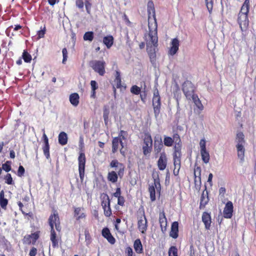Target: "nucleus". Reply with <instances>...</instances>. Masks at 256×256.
Instances as JSON below:
<instances>
[{"label": "nucleus", "instance_id": "f257e3e1", "mask_svg": "<svg viewBox=\"0 0 256 256\" xmlns=\"http://www.w3.org/2000/svg\"><path fill=\"white\" fill-rule=\"evenodd\" d=\"M48 221L50 227V240L52 242V246L54 248H58L59 238L56 236V232L54 229V226H55L56 230L58 232L61 230V226H60L58 214L56 210H54L53 214H50Z\"/></svg>", "mask_w": 256, "mask_h": 256}, {"label": "nucleus", "instance_id": "f03ea898", "mask_svg": "<svg viewBox=\"0 0 256 256\" xmlns=\"http://www.w3.org/2000/svg\"><path fill=\"white\" fill-rule=\"evenodd\" d=\"M250 8V0H245L238 14V22L242 31L246 30L249 25L248 13Z\"/></svg>", "mask_w": 256, "mask_h": 256}, {"label": "nucleus", "instance_id": "7ed1b4c3", "mask_svg": "<svg viewBox=\"0 0 256 256\" xmlns=\"http://www.w3.org/2000/svg\"><path fill=\"white\" fill-rule=\"evenodd\" d=\"M174 143L173 147V153L182 152V142L180 135L178 133H174L172 138L164 136V144L165 146L170 147Z\"/></svg>", "mask_w": 256, "mask_h": 256}, {"label": "nucleus", "instance_id": "20e7f679", "mask_svg": "<svg viewBox=\"0 0 256 256\" xmlns=\"http://www.w3.org/2000/svg\"><path fill=\"white\" fill-rule=\"evenodd\" d=\"M143 140V154L145 156H149L152 150V140L151 135L149 133L144 134Z\"/></svg>", "mask_w": 256, "mask_h": 256}, {"label": "nucleus", "instance_id": "39448f33", "mask_svg": "<svg viewBox=\"0 0 256 256\" xmlns=\"http://www.w3.org/2000/svg\"><path fill=\"white\" fill-rule=\"evenodd\" d=\"M182 92L186 98L190 100L192 96H194L195 87L193 84L190 80L185 81L182 86Z\"/></svg>", "mask_w": 256, "mask_h": 256}, {"label": "nucleus", "instance_id": "423d86ee", "mask_svg": "<svg viewBox=\"0 0 256 256\" xmlns=\"http://www.w3.org/2000/svg\"><path fill=\"white\" fill-rule=\"evenodd\" d=\"M90 66L100 76H104L106 72V62L104 60H92L90 62Z\"/></svg>", "mask_w": 256, "mask_h": 256}, {"label": "nucleus", "instance_id": "0eeeda50", "mask_svg": "<svg viewBox=\"0 0 256 256\" xmlns=\"http://www.w3.org/2000/svg\"><path fill=\"white\" fill-rule=\"evenodd\" d=\"M152 106L154 114L156 116L160 112L161 106L160 96L157 88H156L154 90V96L152 98Z\"/></svg>", "mask_w": 256, "mask_h": 256}, {"label": "nucleus", "instance_id": "6e6552de", "mask_svg": "<svg viewBox=\"0 0 256 256\" xmlns=\"http://www.w3.org/2000/svg\"><path fill=\"white\" fill-rule=\"evenodd\" d=\"M78 162L80 177L81 182H82L84 177L85 166L86 162V158L84 152H81L79 154Z\"/></svg>", "mask_w": 256, "mask_h": 256}, {"label": "nucleus", "instance_id": "1a4fd4ad", "mask_svg": "<svg viewBox=\"0 0 256 256\" xmlns=\"http://www.w3.org/2000/svg\"><path fill=\"white\" fill-rule=\"evenodd\" d=\"M182 156V152L172 153V160L174 166L173 174L175 176H177L179 174L181 168Z\"/></svg>", "mask_w": 256, "mask_h": 256}, {"label": "nucleus", "instance_id": "9d476101", "mask_svg": "<svg viewBox=\"0 0 256 256\" xmlns=\"http://www.w3.org/2000/svg\"><path fill=\"white\" fill-rule=\"evenodd\" d=\"M148 220L144 212H143L140 216H138V228L141 233L145 234L148 230Z\"/></svg>", "mask_w": 256, "mask_h": 256}, {"label": "nucleus", "instance_id": "9b49d317", "mask_svg": "<svg viewBox=\"0 0 256 256\" xmlns=\"http://www.w3.org/2000/svg\"><path fill=\"white\" fill-rule=\"evenodd\" d=\"M110 166L111 168H114L115 172L118 174L120 178H122L124 175V172L125 170L124 165L117 160H113L111 161L110 164Z\"/></svg>", "mask_w": 256, "mask_h": 256}, {"label": "nucleus", "instance_id": "f8f14e48", "mask_svg": "<svg viewBox=\"0 0 256 256\" xmlns=\"http://www.w3.org/2000/svg\"><path fill=\"white\" fill-rule=\"evenodd\" d=\"M40 231H36L30 234H26L22 239V242L24 244H35L36 240L40 238Z\"/></svg>", "mask_w": 256, "mask_h": 256}, {"label": "nucleus", "instance_id": "ddd939ff", "mask_svg": "<svg viewBox=\"0 0 256 256\" xmlns=\"http://www.w3.org/2000/svg\"><path fill=\"white\" fill-rule=\"evenodd\" d=\"M156 190L157 192L160 194L161 188L159 180L154 179V183L149 186L148 192H150V198L151 201L154 202L156 200Z\"/></svg>", "mask_w": 256, "mask_h": 256}, {"label": "nucleus", "instance_id": "4468645a", "mask_svg": "<svg viewBox=\"0 0 256 256\" xmlns=\"http://www.w3.org/2000/svg\"><path fill=\"white\" fill-rule=\"evenodd\" d=\"M119 144L120 145L121 148H120V152L123 156H125V150L124 148V144L122 140L118 137H114L112 140V152L116 153L118 149Z\"/></svg>", "mask_w": 256, "mask_h": 256}, {"label": "nucleus", "instance_id": "2eb2a0df", "mask_svg": "<svg viewBox=\"0 0 256 256\" xmlns=\"http://www.w3.org/2000/svg\"><path fill=\"white\" fill-rule=\"evenodd\" d=\"M200 154L202 161L207 164L210 160V154L206 150V142L204 139L200 140Z\"/></svg>", "mask_w": 256, "mask_h": 256}, {"label": "nucleus", "instance_id": "dca6fc26", "mask_svg": "<svg viewBox=\"0 0 256 256\" xmlns=\"http://www.w3.org/2000/svg\"><path fill=\"white\" fill-rule=\"evenodd\" d=\"M168 158L164 152H162L157 162V165L160 170H164L166 168Z\"/></svg>", "mask_w": 256, "mask_h": 256}, {"label": "nucleus", "instance_id": "f3484780", "mask_svg": "<svg viewBox=\"0 0 256 256\" xmlns=\"http://www.w3.org/2000/svg\"><path fill=\"white\" fill-rule=\"evenodd\" d=\"M154 30L152 31L150 28V24H148L149 36L150 39V42L154 46H157L158 38L157 36V24L156 20L154 22Z\"/></svg>", "mask_w": 256, "mask_h": 256}, {"label": "nucleus", "instance_id": "a211bd4d", "mask_svg": "<svg viewBox=\"0 0 256 256\" xmlns=\"http://www.w3.org/2000/svg\"><path fill=\"white\" fill-rule=\"evenodd\" d=\"M84 210V208L81 207H74V216L77 221L86 219V214L83 212Z\"/></svg>", "mask_w": 256, "mask_h": 256}, {"label": "nucleus", "instance_id": "6ab92c4d", "mask_svg": "<svg viewBox=\"0 0 256 256\" xmlns=\"http://www.w3.org/2000/svg\"><path fill=\"white\" fill-rule=\"evenodd\" d=\"M234 206L232 202L228 201L226 204L223 211L224 216L226 218H230L232 216Z\"/></svg>", "mask_w": 256, "mask_h": 256}, {"label": "nucleus", "instance_id": "aec40b11", "mask_svg": "<svg viewBox=\"0 0 256 256\" xmlns=\"http://www.w3.org/2000/svg\"><path fill=\"white\" fill-rule=\"evenodd\" d=\"M102 234L110 244H113L115 243L116 240L112 236L110 230L108 228H104L102 229Z\"/></svg>", "mask_w": 256, "mask_h": 256}, {"label": "nucleus", "instance_id": "412c9836", "mask_svg": "<svg viewBox=\"0 0 256 256\" xmlns=\"http://www.w3.org/2000/svg\"><path fill=\"white\" fill-rule=\"evenodd\" d=\"M202 221L204 224L205 228L207 230H210L212 223L210 214L206 212H204L202 214Z\"/></svg>", "mask_w": 256, "mask_h": 256}, {"label": "nucleus", "instance_id": "4be33fe9", "mask_svg": "<svg viewBox=\"0 0 256 256\" xmlns=\"http://www.w3.org/2000/svg\"><path fill=\"white\" fill-rule=\"evenodd\" d=\"M200 200V208H204L209 201L208 193L206 187L201 195Z\"/></svg>", "mask_w": 256, "mask_h": 256}, {"label": "nucleus", "instance_id": "5701e85b", "mask_svg": "<svg viewBox=\"0 0 256 256\" xmlns=\"http://www.w3.org/2000/svg\"><path fill=\"white\" fill-rule=\"evenodd\" d=\"M164 146L162 141V138L160 136L154 137V150L156 154L160 153Z\"/></svg>", "mask_w": 256, "mask_h": 256}, {"label": "nucleus", "instance_id": "b1692460", "mask_svg": "<svg viewBox=\"0 0 256 256\" xmlns=\"http://www.w3.org/2000/svg\"><path fill=\"white\" fill-rule=\"evenodd\" d=\"M170 236L174 239L178 236V222H174L172 223Z\"/></svg>", "mask_w": 256, "mask_h": 256}, {"label": "nucleus", "instance_id": "393cba45", "mask_svg": "<svg viewBox=\"0 0 256 256\" xmlns=\"http://www.w3.org/2000/svg\"><path fill=\"white\" fill-rule=\"evenodd\" d=\"M180 42L177 38L172 39L171 42V46L170 49L169 53L171 55H174L178 50Z\"/></svg>", "mask_w": 256, "mask_h": 256}, {"label": "nucleus", "instance_id": "a878e982", "mask_svg": "<svg viewBox=\"0 0 256 256\" xmlns=\"http://www.w3.org/2000/svg\"><path fill=\"white\" fill-rule=\"evenodd\" d=\"M44 145L42 149L44 152V154L45 156L46 159L49 160L50 158V144L48 143V138L44 140Z\"/></svg>", "mask_w": 256, "mask_h": 256}, {"label": "nucleus", "instance_id": "bb28decb", "mask_svg": "<svg viewBox=\"0 0 256 256\" xmlns=\"http://www.w3.org/2000/svg\"><path fill=\"white\" fill-rule=\"evenodd\" d=\"M159 222L162 231L166 230L167 226V220L164 212L160 213L159 216Z\"/></svg>", "mask_w": 256, "mask_h": 256}, {"label": "nucleus", "instance_id": "cd10ccee", "mask_svg": "<svg viewBox=\"0 0 256 256\" xmlns=\"http://www.w3.org/2000/svg\"><path fill=\"white\" fill-rule=\"evenodd\" d=\"M191 100H192L194 102L195 106L197 108L198 110V112L200 114L204 109V106L202 104L201 101L198 98V95L196 94L193 96L192 97Z\"/></svg>", "mask_w": 256, "mask_h": 256}, {"label": "nucleus", "instance_id": "c85d7f7f", "mask_svg": "<svg viewBox=\"0 0 256 256\" xmlns=\"http://www.w3.org/2000/svg\"><path fill=\"white\" fill-rule=\"evenodd\" d=\"M8 200L4 198V192L2 190L0 192V206L4 210L7 209V206L8 204Z\"/></svg>", "mask_w": 256, "mask_h": 256}, {"label": "nucleus", "instance_id": "c756f323", "mask_svg": "<svg viewBox=\"0 0 256 256\" xmlns=\"http://www.w3.org/2000/svg\"><path fill=\"white\" fill-rule=\"evenodd\" d=\"M156 46H147V52L150 57V60L151 62H154L156 61V49L155 48Z\"/></svg>", "mask_w": 256, "mask_h": 256}, {"label": "nucleus", "instance_id": "7c9ffc66", "mask_svg": "<svg viewBox=\"0 0 256 256\" xmlns=\"http://www.w3.org/2000/svg\"><path fill=\"white\" fill-rule=\"evenodd\" d=\"M236 148L237 150L238 156L240 159V162H242L244 161L245 154L244 145H236Z\"/></svg>", "mask_w": 256, "mask_h": 256}, {"label": "nucleus", "instance_id": "2f4dec72", "mask_svg": "<svg viewBox=\"0 0 256 256\" xmlns=\"http://www.w3.org/2000/svg\"><path fill=\"white\" fill-rule=\"evenodd\" d=\"M118 174L114 170L109 172L108 174L107 179L112 183H116L118 180Z\"/></svg>", "mask_w": 256, "mask_h": 256}, {"label": "nucleus", "instance_id": "473e14b6", "mask_svg": "<svg viewBox=\"0 0 256 256\" xmlns=\"http://www.w3.org/2000/svg\"><path fill=\"white\" fill-rule=\"evenodd\" d=\"M68 139L67 134L65 132H62L58 134V142L62 146L66 145L68 143Z\"/></svg>", "mask_w": 256, "mask_h": 256}, {"label": "nucleus", "instance_id": "72a5a7b5", "mask_svg": "<svg viewBox=\"0 0 256 256\" xmlns=\"http://www.w3.org/2000/svg\"><path fill=\"white\" fill-rule=\"evenodd\" d=\"M134 248L136 252L138 254L143 253V248L142 242L140 239H136L134 244Z\"/></svg>", "mask_w": 256, "mask_h": 256}, {"label": "nucleus", "instance_id": "f704fd0d", "mask_svg": "<svg viewBox=\"0 0 256 256\" xmlns=\"http://www.w3.org/2000/svg\"><path fill=\"white\" fill-rule=\"evenodd\" d=\"M114 38L111 35L106 36L103 38V42L108 48H110L113 45Z\"/></svg>", "mask_w": 256, "mask_h": 256}, {"label": "nucleus", "instance_id": "c9c22d12", "mask_svg": "<svg viewBox=\"0 0 256 256\" xmlns=\"http://www.w3.org/2000/svg\"><path fill=\"white\" fill-rule=\"evenodd\" d=\"M80 96L78 94L73 93L70 96V101L72 105L74 106H78L79 104Z\"/></svg>", "mask_w": 256, "mask_h": 256}, {"label": "nucleus", "instance_id": "e433bc0d", "mask_svg": "<svg viewBox=\"0 0 256 256\" xmlns=\"http://www.w3.org/2000/svg\"><path fill=\"white\" fill-rule=\"evenodd\" d=\"M115 77L116 78L114 80L115 86H116L117 88H121L122 86V84L120 73L118 70L116 72Z\"/></svg>", "mask_w": 256, "mask_h": 256}, {"label": "nucleus", "instance_id": "4c0bfd02", "mask_svg": "<svg viewBox=\"0 0 256 256\" xmlns=\"http://www.w3.org/2000/svg\"><path fill=\"white\" fill-rule=\"evenodd\" d=\"M236 145H244L245 144L244 136L243 132H240L237 133L236 136Z\"/></svg>", "mask_w": 256, "mask_h": 256}, {"label": "nucleus", "instance_id": "58836bf2", "mask_svg": "<svg viewBox=\"0 0 256 256\" xmlns=\"http://www.w3.org/2000/svg\"><path fill=\"white\" fill-rule=\"evenodd\" d=\"M194 182L196 184L198 180L200 182L201 180V168L200 166H196L194 170Z\"/></svg>", "mask_w": 256, "mask_h": 256}, {"label": "nucleus", "instance_id": "ea45409f", "mask_svg": "<svg viewBox=\"0 0 256 256\" xmlns=\"http://www.w3.org/2000/svg\"><path fill=\"white\" fill-rule=\"evenodd\" d=\"M101 206L102 208L108 205V202L110 203V198L106 194H103L101 196Z\"/></svg>", "mask_w": 256, "mask_h": 256}, {"label": "nucleus", "instance_id": "a19ab883", "mask_svg": "<svg viewBox=\"0 0 256 256\" xmlns=\"http://www.w3.org/2000/svg\"><path fill=\"white\" fill-rule=\"evenodd\" d=\"M102 209L104 210V215L106 217H110L112 216V209L110 208V204L109 202H108V204L106 206L103 207Z\"/></svg>", "mask_w": 256, "mask_h": 256}, {"label": "nucleus", "instance_id": "79ce46f5", "mask_svg": "<svg viewBox=\"0 0 256 256\" xmlns=\"http://www.w3.org/2000/svg\"><path fill=\"white\" fill-rule=\"evenodd\" d=\"M94 38V34L92 32H86L83 36V38L84 40H88L92 42Z\"/></svg>", "mask_w": 256, "mask_h": 256}, {"label": "nucleus", "instance_id": "37998d69", "mask_svg": "<svg viewBox=\"0 0 256 256\" xmlns=\"http://www.w3.org/2000/svg\"><path fill=\"white\" fill-rule=\"evenodd\" d=\"M168 256H178V250L176 246H171L168 252Z\"/></svg>", "mask_w": 256, "mask_h": 256}, {"label": "nucleus", "instance_id": "c03bdc74", "mask_svg": "<svg viewBox=\"0 0 256 256\" xmlns=\"http://www.w3.org/2000/svg\"><path fill=\"white\" fill-rule=\"evenodd\" d=\"M22 58L24 62L27 63L30 62L32 60V56L26 50L24 51Z\"/></svg>", "mask_w": 256, "mask_h": 256}, {"label": "nucleus", "instance_id": "a18cd8bd", "mask_svg": "<svg viewBox=\"0 0 256 256\" xmlns=\"http://www.w3.org/2000/svg\"><path fill=\"white\" fill-rule=\"evenodd\" d=\"M110 111L108 107L104 106V108L103 118L106 124H108Z\"/></svg>", "mask_w": 256, "mask_h": 256}, {"label": "nucleus", "instance_id": "49530a36", "mask_svg": "<svg viewBox=\"0 0 256 256\" xmlns=\"http://www.w3.org/2000/svg\"><path fill=\"white\" fill-rule=\"evenodd\" d=\"M130 91L134 94L138 95L141 92V88L136 85H134L131 87Z\"/></svg>", "mask_w": 256, "mask_h": 256}, {"label": "nucleus", "instance_id": "de8ad7c7", "mask_svg": "<svg viewBox=\"0 0 256 256\" xmlns=\"http://www.w3.org/2000/svg\"><path fill=\"white\" fill-rule=\"evenodd\" d=\"M206 6L210 14H211L213 8L214 0H205Z\"/></svg>", "mask_w": 256, "mask_h": 256}, {"label": "nucleus", "instance_id": "09e8293b", "mask_svg": "<svg viewBox=\"0 0 256 256\" xmlns=\"http://www.w3.org/2000/svg\"><path fill=\"white\" fill-rule=\"evenodd\" d=\"M11 162L6 161L4 164L2 165V168L6 172H8L11 170Z\"/></svg>", "mask_w": 256, "mask_h": 256}, {"label": "nucleus", "instance_id": "8fccbe9b", "mask_svg": "<svg viewBox=\"0 0 256 256\" xmlns=\"http://www.w3.org/2000/svg\"><path fill=\"white\" fill-rule=\"evenodd\" d=\"M124 254L125 256H136V254L133 252L132 249L130 246H127L126 248Z\"/></svg>", "mask_w": 256, "mask_h": 256}, {"label": "nucleus", "instance_id": "3c124183", "mask_svg": "<svg viewBox=\"0 0 256 256\" xmlns=\"http://www.w3.org/2000/svg\"><path fill=\"white\" fill-rule=\"evenodd\" d=\"M128 134V132L126 131L121 130L119 132L118 136V137L120 138L121 140L122 141V140H126V139Z\"/></svg>", "mask_w": 256, "mask_h": 256}, {"label": "nucleus", "instance_id": "603ef678", "mask_svg": "<svg viewBox=\"0 0 256 256\" xmlns=\"http://www.w3.org/2000/svg\"><path fill=\"white\" fill-rule=\"evenodd\" d=\"M4 179L6 182L8 184H14L12 176L10 174H7L5 176Z\"/></svg>", "mask_w": 256, "mask_h": 256}, {"label": "nucleus", "instance_id": "864d4df0", "mask_svg": "<svg viewBox=\"0 0 256 256\" xmlns=\"http://www.w3.org/2000/svg\"><path fill=\"white\" fill-rule=\"evenodd\" d=\"M62 56H63V59L62 62L64 64H66V61L67 60L68 58V50L66 48H64L62 50Z\"/></svg>", "mask_w": 256, "mask_h": 256}, {"label": "nucleus", "instance_id": "5fc2aeb1", "mask_svg": "<svg viewBox=\"0 0 256 256\" xmlns=\"http://www.w3.org/2000/svg\"><path fill=\"white\" fill-rule=\"evenodd\" d=\"M25 172L24 168L22 166H20L18 170L17 175L19 177L24 176Z\"/></svg>", "mask_w": 256, "mask_h": 256}, {"label": "nucleus", "instance_id": "6e6d98bb", "mask_svg": "<svg viewBox=\"0 0 256 256\" xmlns=\"http://www.w3.org/2000/svg\"><path fill=\"white\" fill-rule=\"evenodd\" d=\"M85 6H86V12L90 14V8L92 7V4L88 0H86L85 1Z\"/></svg>", "mask_w": 256, "mask_h": 256}, {"label": "nucleus", "instance_id": "4d7b16f0", "mask_svg": "<svg viewBox=\"0 0 256 256\" xmlns=\"http://www.w3.org/2000/svg\"><path fill=\"white\" fill-rule=\"evenodd\" d=\"M76 5L80 9L83 8L84 6L83 0H76Z\"/></svg>", "mask_w": 256, "mask_h": 256}, {"label": "nucleus", "instance_id": "13d9d810", "mask_svg": "<svg viewBox=\"0 0 256 256\" xmlns=\"http://www.w3.org/2000/svg\"><path fill=\"white\" fill-rule=\"evenodd\" d=\"M46 33V28L44 27L43 30H40L38 32L37 34L39 38L44 37Z\"/></svg>", "mask_w": 256, "mask_h": 256}, {"label": "nucleus", "instance_id": "bf43d9fd", "mask_svg": "<svg viewBox=\"0 0 256 256\" xmlns=\"http://www.w3.org/2000/svg\"><path fill=\"white\" fill-rule=\"evenodd\" d=\"M113 196L115 198H118L121 196V189L120 187L117 188L116 192L113 194Z\"/></svg>", "mask_w": 256, "mask_h": 256}, {"label": "nucleus", "instance_id": "052dcab7", "mask_svg": "<svg viewBox=\"0 0 256 256\" xmlns=\"http://www.w3.org/2000/svg\"><path fill=\"white\" fill-rule=\"evenodd\" d=\"M125 199L123 196L118 198V204L123 206L124 205Z\"/></svg>", "mask_w": 256, "mask_h": 256}, {"label": "nucleus", "instance_id": "680f3d73", "mask_svg": "<svg viewBox=\"0 0 256 256\" xmlns=\"http://www.w3.org/2000/svg\"><path fill=\"white\" fill-rule=\"evenodd\" d=\"M90 86L92 90H96V89L98 88V84L95 80H91L90 82Z\"/></svg>", "mask_w": 256, "mask_h": 256}, {"label": "nucleus", "instance_id": "e2e57ef3", "mask_svg": "<svg viewBox=\"0 0 256 256\" xmlns=\"http://www.w3.org/2000/svg\"><path fill=\"white\" fill-rule=\"evenodd\" d=\"M37 254V249L34 247H32L30 251V256H36Z\"/></svg>", "mask_w": 256, "mask_h": 256}, {"label": "nucleus", "instance_id": "0e129e2a", "mask_svg": "<svg viewBox=\"0 0 256 256\" xmlns=\"http://www.w3.org/2000/svg\"><path fill=\"white\" fill-rule=\"evenodd\" d=\"M190 256H196V250L192 244L190 247Z\"/></svg>", "mask_w": 256, "mask_h": 256}, {"label": "nucleus", "instance_id": "69168bd1", "mask_svg": "<svg viewBox=\"0 0 256 256\" xmlns=\"http://www.w3.org/2000/svg\"><path fill=\"white\" fill-rule=\"evenodd\" d=\"M84 234H85L86 240V241L90 242V236L88 232L86 231L85 232H84Z\"/></svg>", "mask_w": 256, "mask_h": 256}, {"label": "nucleus", "instance_id": "338daca9", "mask_svg": "<svg viewBox=\"0 0 256 256\" xmlns=\"http://www.w3.org/2000/svg\"><path fill=\"white\" fill-rule=\"evenodd\" d=\"M226 188L224 187H221L219 189L220 194H222V196H224V194L226 193Z\"/></svg>", "mask_w": 256, "mask_h": 256}, {"label": "nucleus", "instance_id": "774afa93", "mask_svg": "<svg viewBox=\"0 0 256 256\" xmlns=\"http://www.w3.org/2000/svg\"><path fill=\"white\" fill-rule=\"evenodd\" d=\"M213 175L212 173H210L208 175V182L210 184H212V179Z\"/></svg>", "mask_w": 256, "mask_h": 256}]
</instances>
